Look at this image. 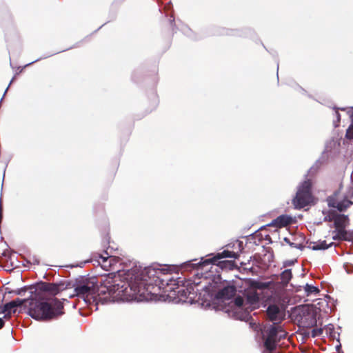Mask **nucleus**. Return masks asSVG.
<instances>
[{
	"mask_svg": "<svg viewBox=\"0 0 353 353\" xmlns=\"http://www.w3.org/2000/svg\"><path fill=\"white\" fill-rule=\"evenodd\" d=\"M301 288L299 289V290H297V292H301Z\"/></svg>",
	"mask_w": 353,
	"mask_h": 353,
	"instance_id": "obj_43",
	"label": "nucleus"
},
{
	"mask_svg": "<svg viewBox=\"0 0 353 353\" xmlns=\"http://www.w3.org/2000/svg\"><path fill=\"white\" fill-rule=\"evenodd\" d=\"M283 240H284V241H285L292 248H295L299 249L300 250H303L304 249V248H305L301 243H294L291 242L290 240L288 238H287V237H285Z\"/></svg>",
	"mask_w": 353,
	"mask_h": 353,
	"instance_id": "obj_23",
	"label": "nucleus"
},
{
	"mask_svg": "<svg viewBox=\"0 0 353 353\" xmlns=\"http://www.w3.org/2000/svg\"><path fill=\"white\" fill-rule=\"evenodd\" d=\"M292 223V216L287 214H282L274 219L270 225L277 228H283L291 224Z\"/></svg>",
	"mask_w": 353,
	"mask_h": 353,
	"instance_id": "obj_14",
	"label": "nucleus"
},
{
	"mask_svg": "<svg viewBox=\"0 0 353 353\" xmlns=\"http://www.w3.org/2000/svg\"><path fill=\"white\" fill-rule=\"evenodd\" d=\"M238 265L234 260H222V271L237 269Z\"/></svg>",
	"mask_w": 353,
	"mask_h": 353,
	"instance_id": "obj_20",
	"label": "nucleus"
},
{
	"mask_svg": "<svg viewBox=\"0 0 353 353\" xmlns=\"http://www.w3.org/2000/svg\"><path fill=\"white\" fill-rule=\"evenodd\" d=\"M13 80H14V78H12V79L10 81V85L12 83Z\"/></svg>",
	"mask_w": 353,
	"mask_h": 353,
	"instance_id": "obj_41",
	"label": "nucleus"
},
{
	"mask_svg": "<svg viewBox=\"0 0 353 353\" xmlns=\"http://www.w3.org/2000/svg\"><path fill=\"white\" fill-rule=\"evenodd\" d=\"M222 287H234V285H230L227 280H222Z\"/></svg>",
	"mask_w": 353,
	"mask_h": 353,
	"instance_id": "obj_28",
	"label": "nucleus"
},
{
	"mask_svg": "<svg viewBox=\"0 0 353 353\" xmlns=\"http://www.w3.org/2000/svg\"><path fill=\"white\" fill-rule=\"evenodd\" d=\"M61 288H17L16 294L23 296L28 292V298H17L0 307L4 317L10 319L12 314L20 312L19 308L28 306L27 314L37 321H49L64 314V305L69 303L67 299H59L56 295Z\"/></svg>",
	"mask_w": 353,
	"mask_h": 353,
	"instance_id": "obj_2",
	"label": "nucleus"
},
{
	"mask_svg": "<svg viewBox=\"0 0 353 353\" xmlns=\"http://www.w3.org/2000/svg\"><path fill=\"white\" fill-rule=\"evenodd\" d=\"M99 258L101 260V261L100 262L101 264V267L106 270H108V269L112 265H114V263H116L118 261L117 258H116L114 256H104L100 255Z\"/></svg>",
	"mask_w": 353,
	"mask_h": 353,
	"instance_id": "obj_17",
	"label": "nucleus"
},
{
	"mask_svg": "<svg viewBox=\"0 0 353 353\" xmlns=\"http://www.w3.org/2000/svg\"><path fill=\"white\" fill-rule=\"evenodd\" d=\"M338 213L334 210L330 211L328 214L324 217V221H334L335 222Z\"/></svg>",
	"mask_w": 353,
	"mask_h": 353,
	"instance_id": "obj_22",
	"label": "nucleus"
},
{
	"mask_svg": "<svg viewBox=\"0 0 353 353\" xmlns=\"http://www.w3.org/2000/svg\"><path fill=\"white\" fill-rule=\"evenodd\" d=\"M290 287H302V285H294L293 284L290 285ZM303 287H315L313 284L306 283L305 285H303Z\"/></svg>",
	"mask_w": 353,
	"mask_h": 353,
	"instance_id": "obj_29",
	"label": "nucleus"
},
{
	"mask_svg": "<svg viewBox=\"0 0 353 353\" xmlns=\"http://www.w3.org/2000/svg\"><path fill=\"white\" fill-rule=\"evenodd\" d=\"M243 269H245V270H247V269H248V270H250V269H252V268H246V267H243Z\"/></svg>",
	"mask_w": 353,
	"mask_h": 353,
	"instance_id": "obj_37",
	"label": "nucleus"
},
{
	"mask_svg": "<svg viewBox=\"0 0 353 353\" xmlns=\"http://www.w3.org/2000/svg\"><path fill=\"white\" fill-rule=\"evenodd\" d=\"M228 248H232L233 250H224L222 251V259L226 258H233L234 259L239 258V252L243 249V242L239 240L226 245Z\"/></svg>",
	"mask_w": 353,
	"mask_h": 353,
	"instance_id": "obj_10",
	"label": "nucleus"
},
{
	"mask_svg": "<svg viewBox=\"0 0 353 353\" xmlns=\"http://www.w3.org/2000/svg\"><path fill=\"white\" fill-rule=\"evenodd\" d=\"M334 245L333 242L327 244L326 241H319L318 242H310L308 248L312 250H324Z\"/></svg>",
	"mask_w": 353,
	"mask_h": 353,
	"instance_id": "obj_16",
	"label": "nucleus"
},
{
	"mask_svg": "<svg viewBox=\"0 0 353 353\" xmlns=\"http://www.w3.org/2000/svg\"><path fill=\"white\" fill-rule=\"evenodd\" d=\"M6 292H8V293H11V292H12V291H10V290H9V291H6V292H5V293H6Z\"/></svg>",
	"mask_w": 353,
	"mask_h": 353,
	"instance_id": "obj_40",
	"label": "nucleus"
},
{
	"mask_svg": "<svg viewBox=\"0 0 353 353\" xmlns=\"http://www.w3.org/2000/svg\"><path fill=\"white\" fill-rule=\"evenodd\" d=\"M97 279L94 276H79L74 281H70L66 287H95L97 286Z\"/></svg>",
	"mask_w": 353,
	"mask_h": 353,
	"instance_id": "obj_11",
	"label": "nucleus"
},
{
	"mask_svg": "<svg viewBox=\"0 0 353 353\" xmlns=\"http://www.w3.org/2000/svg\"><path fill=\"white\" fill-rule=\"evenodd\" d=\"M342 188L341 184L339 190L336 191L332 196L327 198V204L329 207L336 208L339 212L346 210L347 208L353 204L350 199L353 197V185L350 184L344 192L342 197H340V192Z\"/></svg>",
	"mask_w": 353,
	"mask_h": 353,
	"instance_id": "obj_6",
	"label": "nucleus"
},
{
	"mask_svg": "<svg viewBox=\"0 0 353 353\" xmlns=\"http://www.w3.org/2000/svg\"><path fill=\"white\" fill-rule=\"evenodd\" d=\"M335 115L336 121H334L335 127H338L341 121V114L339 110L346 112L347 114L350 117L351 123L346 130L345 138L350 140L353 139V106L352 107H334Z\"/></svg>",
	"mask_w": 353,
	"mask_h": 353,
	"instance_id": "obj_9",
	"label": "nucleus"
},
{
	"mask_svg": "<svg viewBox=\"0 0 353 353\" xmlns=\"http://www.w3.org/2000/svg\"><path fill=\"white\" fill-rule=\"evenodd\" d=\"M292 276L290 269H286L283 271L280 274L281 283L284 286H286Z\"/></svg>",
	"mask_w": 353,
	"mask_h": 353,
	"instance_id": "obj_19",
	"label": "nucleus"
},
{
	"mask_svg": "<svg viewBox=\"0 0 353 353\" xmlns=\"http://www.w3.org/2000/svg\"><path fill=\"white\" fill-rule=\"evenodd\" d=\"M31 63H27V65H26V66H28V65H30Z\"/></svg>",
	"mask_w": 353,
	"mask_h": 353,
	"instance_id": "obj_44",
	"label": "nucleus"
},
{
	"mask_svg": "<svg viewBox=\"0 0 353 353\" xmlns=\"http://www.w3.org/2000/svg\"><path fill=\"white\" fill-rule=\"evenodd\" d=\"M73 307H76V304L74 303H72Z\"/></svg>",
	"mask_w": 353,
	"mask_h": 353,
	"instance_id": "obj_39",
	"label": "nucleus"
},
{
	"mask_svg": "<svg viewBox=\"0 0 353 353\" xmlns=\"http://www.w3.org/2000/svg\"><path fill=\"white\" fill-rule=\"evenodd\" d=\"M312 183L310 179L304 181L299 185L296 196L292 200L295 208H303L312 202Z\"/></svg>",
	"mask_w": 353,
	"mask_h": 353,
	"instance_id": "obj_7",
	"label": "nucleus"
},
{
	"mask_svg": "<svg viewBox=\"0 0 353 353\" xmlns=\"http://www.w3.org/2000/svg\"><path fill=\"white\" fill-rule=\"evenodd\" d=\"M249 287H263V288H265V287H270L269 286V284L268 283H262V284H260V285H254L253 284H251L250 285Z\"/></svg>",
	"mask_w": 353,
	"mask_h": 353,
	"instance_id": "obj_27",
	"label": "nucleus"
},
{
	"mask_svg": "<svg viewBox=\"0 0 353 353\" xmlns=\"http://www.w3.org/2000/svg\"><path fill=\"white\" fill-rule=\"evenodd\" d=\"M349 224V218L347 215L339 214L336 218L334 225L335 229L345 230Z\"/></svg>",
	"mask_w": 353,
	"mask_h": 353,
	"instance_id": "obj_15",
	"label": "nucleus"
},
{
	"mask_svg": "<svg viewBox=\"0 0 353 353\" xmlns=\"http://www.w3.org/2000/svg\"><path fill=\"white\" fill-rule=\"evenodd\" d=\"M23 287H30V288H32V287H36L35 285H24Z\"/></svg>",
	"mask_w": 353,
	"mask_h": 353,
	"instance_id": "obj_33",
	"label": "nucleus"
},
{
	"mask_svg": "<svg viewBox=\"0 0 353 353\" xmlns=\"http://www.w3.org/2000/svg\"><path fill=\"white\" fill-rule=\"evenodd\" d=\"M304 291V294L307 296H311L312 295H317L319 292V288H303Z\"/></svg>",
	"mask_w": 353,
	"mask_h": 353,
	"instance_id": "obj_21",
	"label": "nucleus"
},
{
	"mask_svg": "<svg viewBox=\"0 0 353 353\" xmlns=\"http://www.w3.org/2000/svg\"><path fill=\"white\" fill-rule=\"evenodd\" d=\"M228 288H222V292H221V294H222V297L223 296V294L225 293V290H228Z\"/></svg>",
	"mask_w": 353,
	"mask_h": 353,
	"instance_id": "obj_32",
	"label": "nucleus"
},
{
	"mask_svg": "<svg viewBox=\"0 0 353 353\" xmlns=\"http://www.w3.org/2000/svg\"><path fill=\"white\" fill-rule=\"evenodd\" d=\"M322 332H323L322 329H318V328L314 329L312 332V336L313 337L318 336H320L322 334Z\"/></svg>",
	"mask_w": 353,
	"mask_h": 353,
	"instance_id": "obj_24",
	"label": "nucleus"
},
{
	"mask_svg": "<svg viewBox=\"0 0 353 353\" xmlns=\"http://www.w3.org/2000/svg\"><path fill=\"white\" fill-rule=\"evenodd\" d=\"M241 266L243 267V265H246V263H241Z\"/></svg>",
	"mask_w": 353,
	"mask_h": 353,
	"instance_id": "obj_38",
	"label": "nucleus"
},
{
	"mask_svg": "<svg viewBox=\"0 0 353 353\" xmlns=\"http://www.w3.org/2000/svg\"><path fill=\"white\" fill-rule=\"evenodd\" d=\"M335 234L332 236V239L335 241H353V230L347 231L346 230L335 229L333 231Z\"/></svg>",
	"mask_w": 353,
	"mask_h": 353,
	"instance_id": "obj_13",
	"label": "nucleus"
},
{
	"mask_svg": "<svg viewBox=\"0 0 353 353\" xmlns=\"http://www.w3.org/2000/svg\"><path fill=\"white\" fill-rule=\"evenodd\" d=\"M221 254L215 256L208 255L205 258H201L199 261L197 259L188 261L180 264V270L183 271H198L196 276L199 274L202 275L203 280L206 281L203 287H216L214 285L221 283Z\"/></svg>",
	"mask_w": 353,
	"mask_h": 353,
	"instance_id": "obj_4",
	"label": "nucleus"
},
{
	"mask_svg": "<svg viewBox=\"0 0 353 353\" xmlns=\"http://www.w3.org/2000/svg\"><path fill=\"white\" fill-rule=\"evenodd\" d=\"M305 301H316V300H315V299H309V298H307Z\"/></svg>",
	"mask_w": 353,
	"mask_h": 353,
	"instance_id": "obj_34",
	"label": "nucleus"
},
{
	"mask_svg": "<svg viewBox=\"0 0 353 353\" xmlns=\"http://www.w3.org/2000/svg\"><path fill=\"white\" fill-rule=\"evenodd\" d=\"M269 288H246L245 290V299L241 296L234 299V304L237 310H245L246 314L250 311L259 307L260 303H265L268 298L265 296ZM247 315L244 316V319Z\"/></svg>",
	"mask_w": 353,
	"mask_h": 353,
	"instance_id": "obj_5",
	"label": "nucleus"
},
{
	"mask_svg": "<svg viewBox=\"0 0 353 353\" xmlns=\"http://www.w3.org/2000/svg\"><path fill=\"white\" fill-rule=\"evenodd\" d=\"M9 319H10L9 318L4 317V316L3 317H0V329H1L4 326L5 321L9 320Z\"/></svg>",
	"mask_w": 353,
	"mask_h": 353,
	"instance_id": "obj_26",
	"label": "nucleus"
},
{
	"mask_svg": "<svg viewBox=\"0 0 353 353\" xmlns=\"http://www.w3.org/2000/svg\"><path fill=\"white\" fill-rule=\"evenodd\" d=\"M79 312H80V314L81 316H86L87 315V314L83 313V312L81 311V309H79Z\"/></svg>",
	"mask_w": 353,
	"mask_h": 353,
	"instance_id": "obj_31",
	"label": "nucleus"
},
{
	"mask_svg": "<svg viewBox=\"0 0 353 353\" xmlns=\"http://www.w3.org/2000/svg\"><path fill=\"white\" fill-rule=\"evenodd\" d=\"M40 287H43V288H46V287H50V285H48L45 283H42V285H41ZM50 287H58L57 284H52L50 285Z\"/></svg>",
	"mask_w": 353,
	"mask_h": 353,
	"instance_id": "obj_30",
	"label": "nucleus"
},
{
	"mask_svg": "<svg viewBox=\"0 0 353 353\" xmlns=\"http://www.w3.org/2000/svg\"><path fill=\"white\" fill-rule=\"evenodd\" d=\"M1 293L3 294V297H2L1 301H3V300L4 299V294H3V291H1Z\"/></svg>",
	"mask_w": 353,
	"mask_h": 353,
	"instance_id": "obj_35",
	"label": "nucleus"
},
{
	"mask_svg": "<svg viewBox=\"0 0 353 353\" xmlns=\"http://www.w3.org/2000/svg\"><path fill=\"white\" fill-rule=\"evenodd\" d=\"M73 296H74V294H70V295L69 296V297H70V298H72V297H73Z\"/></svg>",
	"mask_w": 353,
	"mask_h": 353,
	"instance_id": "obj_42",
	"label": "nucleus"
},
{
	"mask_svg": "<svg viewBox=\"0 0 353 353\" xmlns=\"http://www.w3.org/2000/svg\"><path fill=\"white\" fill-rule=\"evenodd\" d=\"M18 70H19V72H22V70H23V68H18Z\"/></svg>",
	"mask_w": 353,
	"mask_h": 353,
	"instance_id": "obj_36",
	"label": "nucleus"
},
{
	"mask_svg": "<svg viewBox=\"0 0 353 353\" xmlns=\"http://www.w3.org/2000/svg\"><path fill=\"white\" fill-rule=\"evenodd\" d=\"M267 313L271 321H281L285 316L284 309H281L275 305H270Z\"/></svg>",
	"mask_w": 353,
	"mask_h": 353,
	"instance_id": "obj_12",
	"label": "nucleus"
},
{
	"mask_svg": "<svg viewBox=\"0 0 353 353\" xmlns=\"http://www.w3.org/2000/svg\"><path fill=\"white\" fill-rule=\"evenodd\" d=\"M295 262H296V260H288L284 262L283 266L287 267V266L292 265L294 264Z\"/></svg>",
	"mask_w": 353,
	"mask_h": 353,
	"instance_id": "obj_25",
	"label": "nucleus"
},
{
	"mask_svg": "<svg viewBox=\"0 0 353 353\" xmlns=\"http://www.w3.org/2000/svg\"><path fill=\"white\" fill-rule=\"evenodd\" d=\"M101 278L103 287H193L202 284L195 279L193 282L185 281L183 278L170 273L165 268L152 267L142 268L135 265L130 270H119Z\"/></svg>",
	"mask_w": 353,
	"mask_h": 353,
	"instance_id": "obj_3",
	"label": "nucleus"
},
{
	"mask_svg": "<svg viewBox=\"0 0 353 353\" xmlns=\"http://www.w3.org/2000/svg\"><path fill=\"white\" fill-rule=\"evenodd\" d=\"M286 336V332L280 326H272L268 330V336L264 342V346L267 351H272L277 342Z\"/></svg>",
	"mask_w": 353,
	"mask_h": 353,
	"instance_id": "obj_8",
	"label": "nucleus"
},
{
	"mask_svg": "<svg viewBox=\"0 0 353 353\" xmlns=\"http://www.w3.org/2000/svg\"><path fill=\"white\" fill-rule=\"evenodd\" d=\"M157 288L159 292L149 288H74L79 303L88 306L99 303L121 302L162 301L173 303H197L205 309L221 310V288Z\"/></svg>",
	"mask_w": 353,
	"mask_h": 353,
	"instance_id": "obj_1",
	"label": "nucleus"
},
{
	"mask_svg": "<svg viewBox=\"0 0 353 353\" xmlns=\"http://www.w3.org/2000/svg\"><path fill=\"white\" fill-rule=\"evenodd\" d=\"M297 312H299V314H303L305 316V314H307L305 316V320H310L312 322L314 321V314L310 312L311 308L308 305H304L301 307H299L296 309Z\"/></svg>",
	"mask_w": 353,
	"mask_h": 353,
	"instance_id": "obj_18",
	"label": "nucleus"
}]
</instances>
